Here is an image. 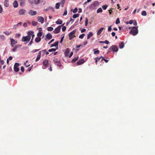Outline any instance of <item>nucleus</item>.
<instances>
[{"instance_id":"f257e3e1","label":"nucleus","mask_w":155,"mask_h":155,"mask_svg":"<svg viewBox=\"0 0 155 155\" xmlns=\"http://www.w3.org/2000/svg\"><path fill=\"white\" fill-rule=\"evenodd\" d=\"M138 32V27H137V26H134L132 28L130 33H131L133 35H135L137 34Z\"/></svg>"},{"instance_id":"f03ea898","label":"nucleus","mask_w":155,"mask_h":155,"mask_svg":"<svg viewBox=\"0 0 155 155\" xmlns=\"http://www.w3.org/2000/svg\"><path fill=\"white\" fill-rule=\"evenodd\" d=\"M99 5L98 1H95L93 3L89 5V8L91 9H94Z\"/></svg>"},{"instance_id":"7ed1b4c3","label":"nucleus","mask_w":155,"mask_h":155,"mask_svg":"<svg viewBox=\"0 0 155 155\" xmlns=\"http://www.w3.org/2000/svg\"><path fill=\"white\" fill-rule=\"evenodd\" d=\"M109 51H112L113 52H117L118 50L117 46L116 45H112L109 48Z\"/></svg>"},{"instance_id":"20e7f679","label":"nucleus","mask_w":155,"mask_h":155,"mask_svg":"<svg viewBox=\"0 0 155 155\" xmlns=\"http://www.w3.org/2000/svg\"><path fill=\"white\" fill-rule=\"evenodd\" d=\"M30 40L31 37L29 36H27L23 37L22 38L21 41L23 42H26V43H27Z\"/></svg>"},{"instance_id":"39448f33","label":"nucleus","mask_w":155,"mask_h":155,"mask_svg":"<svg viewBox=\"0 0 155 155\" xmlns=\"http://www.w3.org/2000/svg\"><path fill=\"white\" fill-rule=\"evenodd\" d=\"M54 63L57 66L61 67V63L60 59L57 58H54L53 60Z\"/></svg>"},{"instance_id":"423d86ee","label":"nucleus","mask_w":155,"mask_h":155,"mask_svg":"<svg viewBox=\"0 0 155 155\" xmlns=\"http://www.w3.org/2000/svg\"><path fill=\"white\" fill-rule=\"evenodd\" d=\"M76 32V30H75L71 32V33L69 34V37L70 40L72 39L73 38L75 37V34Z\"/></svg>"},{"instance_id":"0eeeda50","label":"nucleus","mask_w":155,"mask_h":155,"mask_svg":"<svg viewBox=\"0 0 155 155\" xmlns=\"http://www.w3.org/2000/svg\"><path fill=\"white\" fill-rule=\"evenodd\" d=\"M19 64L18 63H15L14 65V69L15 72H17L19 70V68L18 67Z\"/></svg>"},{"instance_id":"6e6552de","label":"nucleus","mask_w":155,"mask_h":155,"mask_svg":"<svg viewBox=\"0 0 155 155\" xmlns=\"http://www.w3.org/2000/svg\"><path fill=\"white\" fill-rule=\"evenodd\" d=\"M61 28V25H59L58 26V27L55 28L54 31H53L54 33L55 34H56L59 33L60 31Z\"/></svg>"},{"instance_id":"1a4fd4ad","label":"nucleus","mask_w":155,"mask_h":155,"mask_svg":"<svg viewBox=\"0 0 155 155\" xmlns=\"http://www.w3.org/2000/svg\"><path fill=\"white\" fill-rule=\"evenodd\" d=\"M11 42V45L12 47H14L15 45L17 43V41L15 40L13 38H11L10 39Z\"/></svg>"},{"instance_id":"9d476101","label":"nucleus","mask_w":155,"mask_h":155,"mask_svg":"<svg viewBox=\"0 0 155 155\" xmlns=\"http://www.w3.org/2000/svg\"><path fill=\"white\" fill-rule=\"evenodd\" d=\"M44 0H34V4L35 5H38L42 3Z\"/></svg>"},{"instance_id":"9b49d317","label":"nucleus","mask_w":155,"mask_h":155,"mask_svg":"<svg viewBox=\"0 0 155 155\" xmlns=\"http://www.w3.org/2000/svg\"><path fill=\"white\" fill-rule=\"evenodd\" d=\"M37 19L38 22H40L41 23H43L44 22V18L41 16H38L37 18Z\"/></svg>"},{"instance_id":"f8f14e48","label":"nucleus","mask_w":155,"mask_h":155,"mask_svg":"<svg viewBox=\"0 0 155 155\" xmlns=\"http://www.w3.org/2000/svg\"><path fill=\"white\" fill-rule=\"evenodd\" d=\"M52 38V35H51L50 33H49L46 35V38L45 39V40L46 41H47L48 40H49L51 39Z\"/></svg>"},{"instance_id":"ddd939ff","label":"nucleus","mask_w":155,"mask_h":155,"mask_svg":"<svg viewBox=\"0 0 155 155\" xmlns=\"http://www.w3.org/2000/svg\"><path fill=\"white\" fill-rule=\"evenodd\" d=\"M29 14L31 16L35 15L37 13L36 11H33L32 10H30L29 11Z\"/></svg>"},{"instance_id":"4468645a","label":"nucleus","mask_w":155,"mask_h":155,"mask_svg":"<svg viewBox=\"0 0 155 155\" xmlns=\"http://www.w3.org/2000/svg\"><path fill=\"white\" fill-rule=\"evenodd\" d=\"M48 61L47 60H45L43 61V64L44 67L45 68H46L48 66Z\"/></svg>"},{"instance_id":"2eb2a0df","label":"nucleus","mask_w":155,"mask_h":155,"mask_svg":"<svg viewBox=\"0 0 155 155\" xmlns=\"http://www.w3.org/2000/svg\"><path fill=\"white\" fill-rule=\"evenodd\" d=\"M84 62V59H81V60L77 61V64L78 65H79L83 64Z\"/></svg>"},{"instance_id":"dca6fc26","label":"nucleus","mask_w":155,"mask_h":155,"mask_svg":"<svg viewBox=\"0 0 155 155\" xmlns=\"http://www.w3.org/2000/svg\"><path fill=\"white\" fill-rule=\"evenodd\" d=\"M41 58V51H39L38 53V54L37 56V58L36 59L35 61L36 62L38 61Z\"/></svg>"},{"instance_id":"f3484780","label":"nucleus","mask_w":155,"mask_h":155,"mask_svg":"<svg viewBox=\"0 0 155 155\" xmlns=\"http://www.w3.org/2000/svg\"><path fill=\"white\" fill-rule=\"evenodd\" d=\"M25 10L24 9H21L19 10L18 13L20 15H22L25 14Z\"/></svg>"},{"instance_id":"a211bd4d","label":"nucleus","mask_w":155,"mask_h":155,"mask_svg":"<svg viewBox=\"0 0 155 155\" xmlns=\"http://www.w3.org/2000/svg\"><path fill=\"white\" fill-rule=\"evenodd\" d=\"M70 52V50L69 48H67L64 52V54L66 56H68V54L69 53V52Z\"/></svg>"},{"instance_id":"6ab92c4d","label":"nucleus","mask_w":155,"mask_h":155,"mask_svg":"<svg viewBox=\"0 0 155 155\" xmlns=\"http://www.w3.org/2000/svg\"><path fill=\"white\" fill-rule=\"evenodd\" d=\"M104 28H100L99 30H98L97 32V35H99L101 33L102 31L104 29Z\"/></svg>"},{"instance_id":"aec40b11","label":"nucleus","mask_w":155,"mask_h":155,"mask_svg":"<svg viewBox=\"0 0 155 155\" xmlns=\"http://www.w3.org/2000/svg\"><path fill=\"white\" fill-rule=\"evenodd\" d=\"M21 24H22V23L21 22H19V23H17V24L14 25L13 27V28L14 29H16L18 26L19 25H21Z\"/></svg>"},{"instance_id":"412c9836","label":"nucleus","mask_w":155,"mask_h":155,"mask_svg":"<svg viewBox=\"0 0 155 155\" xmlns=\"http://www.w3.org/2000/svg\"><path fill=\"white\" fill-rule=\"evenodd\" d=\"M13 5L14 8H17L18 7V3L17 1H15L13 3Z\"/></svg>"},{"instance_id":"4be33fe9","label":"nucleus","mask_w":155,"mask_h":155,"mask_svg":"<svg viewBox=\"0 0 155 155\" xmlns=\"http://www.w3.org/2000/svg\"><path fill=\"white\" fill-rule=\"evenodd\" d=\"M93 34L92 32H89V34L87 35V39H89V38L93 36Z\"/></svg>"},{"instance_id":"5701e85b","label":"nucleus","mask_w":155,"mask_h":155,"mask_svg":"<svg viewBox=\"0 0 155 155\" xmlns=\"http://www.w3.org/2000/svg\"><path fill=\"white\" fill-rule=\"evenodd\" d=\"M4 5L5 7H8L9 6V4L8 1H4Z\"/></svg>"},{"instance_id":"b1692460","label":"nucleus","mask_w":155,"mask_h":155,"mask_svg":"<svg viewBox=\"0 0 155 155\" xmlns=\"http://www.w3.org/2000/svg\"><path fill=\"white\" fill-rule=\"evenodd\" d=\"M63 23L62 20L60 19L57 20V21L56 22V23L58 25H61Z\"/></svg>"},{"instance_id":"393cba45","label":"nucleus","mask_w":155,"mask_h":155,"mask_svg":"<svg viewBox=\"0 0 155 155\" xmlns=\"http://www.w3.org/2000/svg\"><path fill=\"white\" fill-rule=\"evenodd\" d=\"M20 2V5L22 6L25 2V0H18Z\"/></svg>"},{"instance_id":"a878e982","label":"nucleus","mask_w":155,"mask_h":155,"mask_svg":"<svg viewBox=\"0 0 155 155\" xmlns=\"http://www.w3.org/2000/svg\"><path fill=\"white\" fill-rule=\"evenodd\" d=\"M58 41H56L54 43V44L51 45V47H54V46H58Z\"/></svg>"},{"instance_id":"bb28decb","label":"nucleus","mask_w":155,"mask_h":155,"mask_svg":"<svg viewBox=\"0 0 155 155\" xmlns=\"http://www.w3.org/2000/svg\"><path fill=\"white\" fill-rule=\"evenodd\" d=\"M119 46L120 48H121V49L123 48H124V43L122 42H121Z\"/></svg>"},{"instance_id":"cd10ccee","label":"nucleus","mask_w":155,"mask_h":155,"mask_svg":"<svg viewBox=\"0 0 155 155\" xmlns=\"http://www.w3.org/2000/svg\"><path fill=\"white\" fill-rule=\"evenodd\" d=\"M41 40V38L40 37H36L35 39V41L36 43H38Z\"/></svg>"},{"instance_id":"c85d7f7f","label":"nucleus","mask_w":155,"mask_h":155,"mask_svg":"<svg viewBox=\"0 0 155 155\" xmlns=\"http://www.w3.org/2000/svg\"><path fill=\"white\" fill-rule=\"evenodd\" d=\"M103 12V10L101 8H98L97 11V13H98L100 12Z\"/></svg>"},{"instance_id":"c756f323","label":"nucleus","mask_w":155,"mask_h":155,"mask_svg":"<svg viewBox=\"0 0 155 155\" xmlns=\"http://www.w3.org/2000/svg\"><path fill=\"white\" fill-rule=\"evenodd\" d=\"M33 33V32L32 31H29L27 33V35H28L30 37H31V35Z\"/></svg>"},{"instance_id":"7c9ffc66","label":"nucleus","mask_w":155,"mask_h":155,"mask_svg":"<svg viewBox=\"0 0 155 155\" xmlns=\"http://www.w3.org/2000/svg\"><path fill=\"white\" fill-rule=\"evenodd\" d=\"M78 57H76V58H74L72 59V61L73 63H74V62L78 60Z\"/></svg>"},{"instance_id":"2f4dec72","label":"nucleus","mask_w":155,"mask_h":155,"mask_svg":"<svg viewBox=\"0 0 155 155\" xmlns=\"http://www.w3.org/2000/svg\"><path fill=\"white\" fill-rule=\"evenodd\" d=\"M101 58V57L100 58L97 57L95 58V63L96 64H97V62L98 61H99Z\"/></svg>"},{"instance_id":"473e14b6","label":"nucleus","mask_w":155,"mask_h":155,"mask_svg":"<svg viewBox=\"0 0 155 155\" xmlns=\"http://www.w3.org/2000/svg\"><path fill=\"white\" fill-rule=\"evenodd\" d=\"M60 3H59V2H58V3H56L55 5V8H56L58 9L59 8L60 6Z\"/></svg>"},{"instance_id":"72a5a7b5","label":"nucleus","mask_w":155,"mask_h":155,"mask_svg":"<svg viewBox=\"0 0 155 155\" xmlns=\"http://www.w3.org/2000/svg\"><path fill=\"white\" fill-rule=\"evenodd\" d=\"M79 16V14L78 13L74 14L73 15V17L74 18H75L78 17Z\"/></svg>"},{"instance_id":"f704fd0d","label":"nucleus","mask_w":155,"mask_h":155,"mask_svg":"<svg viewBox=\"0 0 155 155\" xmlns=\"http://www.w3.org/2000/svg\"><path fill=\"white\" fill-rule=\"evenodd\" d=\"M11 31H4V34H5L6 35H9L12 33Z\"/></svg>"},{"instance_id":"c9c22d12","label":"nucleus","mask_w":155,"mask_h":155,"mask_svg":"<svg viewBox=\"0 0 155 155\" xmlns=\"http://www.w3.org/2000/svg\"><path fill=\"white\" fill-rule=\"evenodd\" d=\"M28 1L29 3L31 5H33L34 4V0H28Z\"/></svg>"},{"instance_id":"e433bc0d","label":"nucleus","mask_w":155,"mask_h":155,"mask_svg":"<svg viewBox=\"0 0 155 155\" xmlns=\"http://www.w3.org/2000/svg\"><path fill=\"white\" fill-rule=\"evenodd\" d=\"M107 5H103L102 6L103 9L104 10H105L106 9V8H107Z\"/></svg>"},{"instance_id":"4c0bfd02","label":"nucleus","mask_w":155,"mask_h":155,"mask_svg":"<svg viewBox=\"0 0 155 155\" xmlns=\"http://www.w3.org/2000/svg\"><path fill=\"white\" fill-rule=\"evenodd\" d=\"M54 28L52 27H49L47 28V30L48 31H51L53 30Z\"/></svg>"},{"instance_id":"58836bf2","label":"nucleus","mask_w":155,"mask_h":155,"mask_svg":"<svg viewBox=\"0 0 155 155\" xmlns=\"http://www.w3.org/2000/svg\"><path fill=\"white\" fill-rule=\"evenodd\" d=\"M142 15L143 16H145L147 15V14L146 12V11H143L142 12Z\"/></svg>"},{"instance_id":"ea45409f","label":"nucleus","mask_w":155,"mask_h":155,"mask_svg":"<svg viewBox=\"0 0 155 155\" xmlns=\"http://www.w3.org/2000/svg\"><path fill=\"white\" fill-rule=\"evenodd\" d=\"M42 33L41 32H39L37 35V36L38 37H41L42 36Z\"/></svg>"},{"instance_id":"a19ab883","label":"nucleus","mask_w":155,"mask_h":155,"mask_svg":"<svg viewBox=\"0 0 155 155\" xmlns=\"http://www.w3.org/2000/svg\"><path fill=\"white\" fill-rule=\"evenodd\" d=\"M57 49H54V48H51V49H49V50H48V51L49 52H52V51H56V50Z\"/></svg>"},{"instance_id":"79ce46f5","label":"nucleus","mask_w":155,"mask_h":155,"mask_svg":"<svg viewBox=\"0 0 155 155\" xmlns=\"http://www.w3.org/2000/svg\"><path fill=\"white\" fill-rule=\"evenodd\" d=\"M84 35L85 34H83L80 35L79 37V38H81V39H82V38H83Z\"/></svg>"},{"instance_id":"37998d69","label":"nucleus","mask_w":155,"mask_h":155,"mask_svg":"<svg viewBox=\"0 0 155 155\" xmlns=\"http://www.w3.org/2000/svg\"><path fill=\"white\" fill-rule=\"evenodd\" d=\"M18 46H15V47L13 49H12V51H13V52H15L17 50L18 48Z\"/></svg>"},{"instance_id":"c03bdc74","label":"nucleus","mask_w":155,"mask_h":155,"mask_svg":"<svg viewBox=\"0 0 155 155\" xmlns=\"http://www.w3.org/2000/svg\"><path fill=\"white\" fill-rule=\"evenodd\" d=\"M38 23L37 22L35 21H33L32 22V25L34 26H35L37 25Z\"/></svg>"},{"instance_id":"a18cd8bd","label":"nucleus","mask_w":155,"mask_h":155,"mask_svg":"<svg viewBox=\"0 0 155 155\" xmlns=\"http://www.w3.org/2000/svg\"><path fill=\"white\" fill-rule=\"evenodd\" d=\"M78 11V9L77 8H75L73 10V12L74 13H76Z\"/></svg>"},{"instance_id":"49530a36","label":"nucleus","mask_w":155,"mask_h":155,"mask_svg":"<svg viewBox=\"0 0 155 155\" xmlns=\"http://www.w3.org/2000/svg\"><path fill=\"white\" fill-rule=\"evenodd\" d=\"M88 22V20L87 18H86L85 21V26H87Z\"/></svg>"},{"instance_id":"de8ad7c7","label":"nucleus","mask_w":155,"mask_h":155,"mask_svg":"<svg viewBox=\"0 0 155 155\" xmlns=\"http://www.w3.org/2000/svg\"><path fill=\"white\" fill-rule=\"evenodd\" d=\"M133 21L132 20H130L128 22H127L126 24H132L133 23Z\"/></svg>"},{"instance_id":"09e8293b","label":"nucleus","mask_w":155,"mask_h":155,"mask_svg":"<svg viewBox=\"0 0 155 155\" xmlns=\"http://www.w3.org/2000/svg\"><path fill=\"white\" fill-rule=\"evenodd\" d=\"M28 61H26L25 63V66L26 67H28L30 66V64H27V62H28Z\"/></svg>"},{"instance_id":"8fccbe9b","label":"nucleus","mask_w":155,"mask_h":155,"mask_svg":"<svg viewBox=\"0 0 155 155\" xmlns=\"http://www.w3.org/2000/svg\"><path fill=\"white\" fill-rule=\"evenodd\" d=\"M120 23V20L119 18H118L117 19L116 21V24H118Z\"/></svg>"},{"instance_id":"3c124183","label":"nucleus","mask_w":155,"mask_h":155,"mask_svg":"<svg viewBox=\"0 0 155 155\" xmlns=\"http://www.w3.org/2000/svg\"><path fill=\"white\" fill-rule=\"evenodd\" d=\"M3 8L1 5H0V13H1L3 12Z\"/></svg>"},{"instance_id":"603ef678","label":"nucleus","mask_w":155,"mask_h":155,"mask_svg":"<svg viewBox=\"0 0 155 155\" xmlns=\"http://www.w3.org/2000/svg\"><path fill=\"white\" fill-rule=\"evenodd\" d=\"M66 28V26H63L62 28V31H65V30Z\"/></svg>"},{"instance_id":"864d4df0","label":"nucleus","mask_w":155,"mask_h":155,"mask_svg":"<svg viewBox=\"0 0 155 155\" xmlns=\"http://www.w3.org/2000/svg\"><path fill=\"white\" fill-rule=\"evenodd\" d=\"M101 58L102 59V60L101 61L104 60V61L106 63H107L108 61L107 60L105 59L103 57H102V56H101Z\"/></svg>"},{"instance_id":"5fc2aeb1","label":"nucleus","mask_w":155,"mask_h":155,"mask_svg":"<svg viewBox=\"0 0 155 155\" xmlns=\"http://www.w3.org/2000/svg\"><path fill=\"white\" fill-rule=\"evenodd\" d=\"M100 53V51L99 50H97L96 51H94V54H99Z\"/></svg>"},{"instance_id":"6e6d98bb","label":"nucleus","mask_w":155,"mask_h":155,"mask_svg":"<svg viewBox=\"0 0 155 155\" xmlns=\"http://www.w3.org/2000/svg\"><path fill=\"white\" fill-rule=\"evenodd\" d=\"M21 70L22 72H24L25 71L24 67L23 66L21 67Z\"/></svg>"},{"instance_id":"4d7b16f0","label":"nucleus","mask_w":155,"mask_h":155,"mask_svg":"<svg viewBox=\"0 0 155 155\" xmlns=\"http://www.w3.org/2000/svg\"><path fill=\"white\" fill-rule=\"evenodd\" d=\"M111 26H109L108 28V31H110L111 30Z\"/></svg>"},{"instance_id":"13d9d810","label":"nucleus","mask_w":155,"mask_h":155,"mask_svg":"<svg viewBox=\"0 0 155 155\" xmlns=\"http://www.w3.org/2000/svg\"><path fill=\"white\" fill-rule=\"evenodd\" d=\"M32 43H33V40H32V39H31V41H30L29 43L28 44V46H31V44Z\"/></svg>"},{"instance_id":"bf43d9fd","label":"nucleus","mask_w":155,"mask_h":155,"mask_svg":"<svg viewBox=\"0 0 155 155\" xmlns=\"http://www.w3.org/2000/svg\"><path fill=\"white\" fill-rule=\"evenodd\" d=\"M4 38H5V37H4V35H1V36H0V38H1V39H2V40H4Z\"/></svg>"},{"instance_id":"052dcab7","label":"nucleus","mask_w":155,"mask_h":155,"mask_svg":"<svg viewBox=\"0 0 155 155\" xmlns=\"http://www.w3.org/2000/svg\"><path fill=\"white\" fill-rule=\"evenodd\" d=\"M67 14V10H65V11H64V14H63V15L64 16V15H66Z\"/></svg>"},{"instance_id":"680f3d73","label":"nucleus","mask_w":155,"mask_h":155,"mask_svg":"<svg viewBox=\"0 0 155 155\" xmlns=\"http://www.w3.org/2000/svg\"><path fill=\"white\" fill-rule=\"evenodd\" d=\"M73 55V52H71L70 53V54L68 55V57L69 58H71L72 56Z\"/></svg>"},{"instance_id":"e2e57ef3","label":"nucleus","mask_w":155,"mask_h":155,"mask_svg":"<svg viewBox=\"0 0 155 155\" xmlns=\"http://www.w3.org/2000/svg\"><path fill=\"white\" fill-rule=\"evenodd\" d=\"M111 34H112V36L113 37H114V36H115V35H116V33H115V32H113Z\"/></svg>"},{"instance_id":"0e129e2a","label":"nucleus","mask_w":155,"mask_h":155,"mask_svg":"<svg viewBox=\"0 0 155 155\" xmlns=\"http://www.w3.org/2000/svg\"><path fill=\"white\" fill-rule=\"evenodd\" d=\"M0 63L2 65L4 64V61H3L1 60V61H0Z\"/></svg>"},{"instance_id":"69168bd1","label":"nucleus","mask_w":155,"mask_h":155,"mask_svg":"<svg viewBox=\"0 0 155 155\" xmlns=\"http://www.w3.org/2000/svg\"><path fill=\"white\" fill-rule=\"evenodd\" d=\"M65 2V0H62V1L61 2V4H62L63 5H64Z\"/></svg>"},{"instance_id":"338daca9","label":"nucleus","mask_w":155,"mask_h":155,"mask_svg":"<svg viewBox=\"0 0 155 155\" xmlns=\"http://www.w3.org/2000/svg\"><path fill=\"white\" fill-rule=\"evenodd\" d=\"M105 43L107 44H108L109 43V42L108 41L106 40L105 41Z\"/></svg>"},{"instance_id":"774afa93","label":"nucleus","mask_w":155,"mask_h":155,"mask_svg":"<svg viewBox=\"0 0 155 155\" xmlns=\"http://www.w3.org/2000/svg\"><path fill=\"white\" fill-rule=\"evenodd\" d=\"M54 41V39H52L51 41H50V42H49L48 44H49L51 43L52 42H53V41Z\"/></svg>"}]
</instances>
